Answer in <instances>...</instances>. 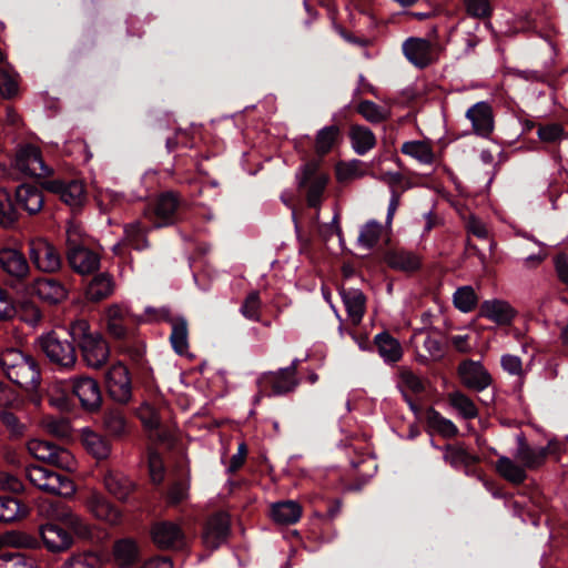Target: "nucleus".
Returning <instances> with one entry per match:
<instances>
[{
  "label": "nucleus",
  "instance_id": "f257e3e1",
  "mask_svg": "<svg viewBox=\"0 0 568 568\" xmlns=\"http://www.w3.org/2000/svg\"><path fill=\"white\" fill-rule=\"evenodd\" d=\"M0 364L8 378L30 393L31 402L38 405L41 373L37 359L19 349L9 348L1 354Z\"/></svg>",
  "mask_w": 568,
  "mask_h": 568
},
{
  "label": "nucleus",
  "instance_id": "f03ea898",
  "mask_svg": "<svg viewBox=\"0 0 568 568\" xmlns=\"http://www.w3.org/2000/svg\"><path fill=\"white\" fill-rule=\"evenodd\" d=\"M69 334L77 341L84 362L89 367L100 368L110 355L108 343L99 333L90 332V325L85 320H77L70 325Z\"/></svg>",
  "mask_w": 568,
  "mask_h": 568
},
{
  "label": "nucleus",
  "instance_id": "7ed1b4c3",
  "mask_svg": "<svg viewBox=\"0 0 568 568\" xmlns=\"http://www.w3.org/2000/svg\"><path fill=\"white\" fill-rule=\"evenodd\" d=\"M26 475L34 487L47 494L71 497L75 493V486L70 478L42 466L31 465L27 467Z\"/></svg>",
  "mask_w": 568,
  "mask_h": 568
},
{
  "label": "nucleus",
  "instance_id": "20e7f679",
  "mask_svg": "<svg viewBox=\"0 0 568 568\" xmlns=\"http://www.w3.org/2000/svg\"><path fill=\"white\" fill-rule=\"evenodd\" d=\"M55 390H70L78 397L81 406L85 410H95L101 406L102 395L98 382L85 375L71 377L63 382H57L53 385Z\"/></svg>",
  "mask_w": 568,
  "mask_h": 568
},
{
  "label": "nucleus",
  "instance_id": "39448f33",
  "mask_svg": "<svg viewBox=\"0 0 568 568\" xmlns=\"http://www.w3.org/2000/svg\"><path fill=\"white\" fill-rule=\"evenodd\" d=\"M73 342L60 336L58 332H50L39 338V345L49 361L64 369L73 368L77 363Z\"/></svg>",
  "mask_w": 568,
  "mask_h": 568
},
{
  "label": "nucleus",
  "instance_id": "423d86ee",
  "mask_svg": "<svg viewBox=\"0 0 568 568\" xmlns=\"http://www.w3.org/2000/svg\"><path fill=\"white\" fill-rule=\"evenodd\" d=\"M29 258L32 265L41 273H57L62 266V257L59 250L43 237L29 242Z\"/></svg>",
  "mask_w": 568,
  "mask_h": 568
},
{
  "label": "nucleus",
  "instance_id": "0eeeda50",
  "mask_svg": "<svg viewBox=\"0 0 568 568\" xmlns=\"http://www.w3.org/2000/svg\"><path fill=\"white\" fill-rule=\"evenodd\" d=\"M28 452L37 459L65 470L75 469V459L65 448L42 439H31L27 444Z\"/></svg>",
  "mask_w": 568,
  "mask_h": 568
},
{
  "label": "nucleus",
  "instance_id": "6e6552de",
  "mask_svg": "<svg viewBox=\"0 0 568 568\" xmlns=\"http://www.w3.org/2000/svg\"><path fill=\"white\" fill-rule=\"evenodd\" d=\"M13 166L28 176L45 178L52 173L44 163L40 149L29 143L17 148Z\"/></svg>",
  "mask_w": 568,
  "mask_h": 568
},
{
  "label": "nucleus",
  "instance_id": "1a4fd4ad",
  "mask_svg": "<svg viewBox=\"0 0 568 568\" xmlns=\"http://www.w3.org/2000/svg\"><path fill=\"white\" fill-rule=\"evenodd\" d=\"M0 268L11 280L24 281L30 274V264L26 255L14 247L0 248Z\"/></svg>",
  "mask_w": 568,
  "mask_h": 568
},
{
  "label": "nucleus",
  "instance_id": "9d476101",
  "mask_svg": "<svg viewBox=\"0 0 568 568\" xmlns=\"http://www.w3.org/2000/svg\"><path fill=\"white\" fill-rule=\"evenodd\" d=\"M105 383L110 396L119 402L126 403L131 398V381L128 368L121 364H114L105 375Z\"/></svg>",
  "mask_w": 568,
  "mask_h": 568
},
{
  "label": "nucleus",
  "instance_id": "9b49d317",
  "mask_svg": "<svg viewBox=\"0 0 568 568\" xmlns=\"http://www.w3.org/2000/svg\"><path fill=\"white\" fill-rule=\"evenodd\" d=\"M462 383L469 389L484 390L491 384V376L480 362L464 361L458 366Z\"/></svg>",
  "mask_w": 568,
  "mask_h": 568
},
{
  "label": "nucleus",
  "instance_id": "f8f14e48",
  "mask_svg": "<svg viewBox=\"0 0 568 568\" xmlns=\"http://www.w3.org/2000/svg\"><path fill=\"white\" fill-rule=\"evenodd\" d=\"M44 187L55 193L69 206L75 209L80 207L85 201V190L81 181L72 180L63 182L61 180L49 181Z\"/></svg>",
  "mask_w": 568,
  "mask_h": 568
},
{
  "label": "nucleus",
  "instance_id": "ddd939ff",
  "mask_svg": "<svg viewBox=\"0 0 568 568\" xmlns=\"http://www.w3.org/2000/svg\"><path fill=\"white\" fill-rule=\"evenodd\" d=\"M549 455V447L530 446L523 436L517 437V448L515 457L528 470H537L541 468Z\"/></svg>",
  "mask_w": 568,
  "mask_h": 568
},
{
  "label": "nucleus",
  "instance_id": "4468645a",
  "mask_svg": "<svg viewBox=\"0 0 568 568\" xmlns=\"http://www.w3.org/2000/svg\"><path fill=\"white\" fill-rule=\"evenodd\" d=\"M84 505L97 519L110 525H116L120 523V511L111 505L101 493L90 490L84 499Z\"/></svg>",
  "mask_w": 568,
  "mask_h": 568
},
{
  "label": "nucleus",
  "instance_id": "2eb2a0df",
  "mask_svg": "<svg viewBox=\"0 0 568 568\" xmlns=\"http://www.w3.org/2000/svg\"><path fill=\"white\" fill-rule=\"evenodd\" d=\"M32 294L48 304H58L68 296L65 286L58 280L52 277H38L30 286Z\"/></svg>",
  "mask_w": 568,
  "mask_h": 568
},
{
  "label": "nucleus",
  "instance_id": "dca6fc26",
  "mask_svg": "<svg viewBox=\"0 0 568 568\" xmlns=\"http://www.w3.org/2000/svg\"><path fill=\"white\" fill-rule=\"evenodd\" d=\"M230 530V519L224 513L212 516L203 531V542L209 549H216L225 542Z\"/></svg>",
  "mask_w": 568,
  "mask_h": 568
},
{
  "label": "nucleus",
  "instance_id": "f3484780",
  "mask_svg": "<svg viewBox=\"0 0 568 568\" xmlns=\"http://www.w3.org/2000/svg\"><path fill=\"white\" fill-rule=\"evenodd\" d=\"M151 534L154 544L163 549H179L185 545L183 531L173 523H159L153 526Z\"/></svg>",
  "mask_w": 568,
  "mask_h": 568
},
{
  "label": "nucleus",
  "instance_id": "a211bd4d",
  "mask_svg": "<svg viewBox=\"0 0 568 568\" xmlns=\"http://www.w3.org/2000/svg\"><path fill=\"white\" fill-rule=\"evenodd\" d=\"M179 200L173 193L161 194L155 203L152 222L154 227H163L178 220Z\"/></svg>",
  "mask_w": 568,
  "mask_h": 568
},
{
  "label": "nucleus",
  "instance_id": "6ab92c4d",
  "mask_svg": "<svg viewBox=\"0 0 568 568\" xmlns=\"http://www.w3.org/2000/svg\"><path fill=\"white\" fill-rule=\"evenodd\" d=\"M339 294L344 303L348 321L353 325H358L365 314V295L361 290L354 287H342Z\"/></svg>",
  "mask_w": 568,
  "mask_h": 568
},
{
  "label": "nucleus",
  "instance_id": "aec40b11",
  "mask_svg": "<svg viewBox=\"0 0 568 568\" xmlns=\"http://www.w3.org/2000/svg\"><path fill=\"white\" fill-rule=\"evenodd\" d=\"M44 546L53 552L64 551L73 544L72 536L57 524H45L40 528Z\"/></svg>",
  "mask_w": 568,
  "mask_h": 568
},
{
  "label": "nucleus",
  "instance_id": "412c9836",
  "mask_svg": "<svg viewBox=\"0 0 568 568\" xmlns=\"http://www.w3.org/2000/svg\"><path fill=\"white\" fill-rule=\"evenodd\" d=\"M479 314L498 325H508L516 315L511 305L504 300H487L480 305Z\"/></svg>",
  "mask_w": 568,
  "mask_h": 568
},
{
  "label": "nucleus",
  "instance_id": "4be33fe9",
  "mask_svg": "<svg viewBox=\"0 0 568 568\" xmlns=\"http://www.w3.org/2000/svg\"><path fill=\"white\" fill-rule=\"evenodd\" d=\"M405 57L416 67L424 68L433 60V50L429 41L420 38L407 39L403 44Z\"/></svg>",
  "mask_w": 568,
  "mask_h": 568
},
{
  "label": "nucleus",
  "instance_id": "5701e85b",
  "mask_svg": "<svg viewBox=\"0 0 568 568\" xmlns=\"http://www.w3.org/2000/svg\"><path fill=\"white\" fill-rule=\"evenodd\" d=\"M70 266L80 274H89L99 268L100 257L97 253L83 247L74 246L68 251Z\"/></svg>",
  "mask_w": 568,
  "mask_h": 568
},
{
  "label": "nucleus",
  "instance_id": "b1692460",
  "mask_svg": "<svg viewBox=\"0 0 568 568\" xmlns=\"http://www.w3.org/2000/svg\"><path fill=\"white\" fill-rule=\"evenodd\" d=\"M466 116L477 134L486 136L491 133L494 129L493 111L487 102L480 101L474 104L467 110Z\"/></svg>",
  "mask_w": 568,
  "mask_h": 568
},
{
  "label": "nucleus",
  "instance_id": "393cba45",
  "mask_svg": "<svg viewBox=\"0 0 568 568\" xmlns=\"http://www.w3.org/2000/svg\"><path fill=\"white\" fill-rule=\"evenodd\" d=\"M297 363L298 361L295 359L291 366L264 376V381L271 385L273 394L281 395L294 389L297 384L295 378Z\"/></svg>",
  "mask_w": 568,
  "mask_h": 568
},
{
  "label": "nucleus",
  "instance_id": "a878e982",
  "mask_svg": "<svg viewBox=\"0 0 568 568\" xmlns=\"http://www.w3.org/2000/svg\"><path fill=\"white\" fill-rule=\"evenodd\" d=\"M498 474L514 485H520L527 479V469L516 457L500 456L496 462Z\"/></svg>",
  "mask_w": 568,
  "mask_h": 568
},
{
  "label": "nucleus",
  "instance_id": "bb28decb",
  "mask_svg": "<svg viewBox=\"0 0 568 568\" xmlns=\"http://www.w3.org/2000/svg\"><path fill=\"white\" fill-rule=\"evenodd\" d=\"M16 200L30 214L38 213L43 206L42 192L30 184H22L17 189Z\"/></svg>",
  "mask_w": 568,
  "mask_h": 568
},
{
  "label": "nucleus",
  "instance_id": "cd10ccee",
  "mask_svg": "<svg viewBox=\"0 0 568 568\" xmlns=\"http://www.w3.org/2000/svg\"><path fill=\"white\" fill-rule=\"evenodd\" d=\"M447 402L463 419H474L479 414V409L474 399L460 390H453L448 393Z\"/></svg>",
  "mask_w": 568,
  "mask_h": 568
},
{
  "label": "nucleus",
  "instance_id": "c85d7f7f",
  "mask_svg": "<svg viewBox=\"0 0 568 568\" xmlns=\"http://www.w3.org/2000/svg\"><path fill=\"white\" fill-rule=\"evenodd\" d=\"M301 516L302 507L293 500L275 503L271 508V517L278 525H293Z\"/></svg>",
  "mask_w": 568,
  "mask_h": 568
},
{
  "label": "nucleus",
  "instance_id": "c756f323",
  "mask_svg": "<svg viewBox=\"0 0 568 568\" xmlns=\"http://www.w3.org/2000/svg\"><path fill=\"white\" fill-rule=\"evenodd\" d=\"M57 519L64 524L80 539L89 540L93 537L92 526L81 516L65 508L57 514Z\"/></svg>",
  "mask_w": 568,
  "mask_h": 568
},
{
  "label": "nucleus",
  "instance_id": "7c9ffc66",
  "mask_svg": "<svg viewBox=\"0 0 568 568\" xmlns=\"http://www.w3.org/2000/svg\"><path fill=\"white\" fill-rule=\"evenodd\" d=\"M128 310L119 304L110 305L105 310L104 320L108 332L115 338H123L126 335L125 317Z\"/></svg>",
  "mask_w": 568,
  "mask_h": 568
},
{
  "label": "nucleus",
  "instance_id": "2f4dec72",
  "mask_svg": "<svg viewBox=\"0 0 568 568\" xmlns=\"http://www.w3.org/2000/svg\"><path fill=\"white\" fill-rule=\"evenodd\" d=\"M349 140L353 150L358 155H364L375 148L376 138L371 129L364 125H352L349 129Z\"/></svg>",
  "mask_w": 568,
  "mask_h": 568
},
{
  "label": "nucleus",
  "instance_id": "473e14b6",
  "mask_svg": "<svg viewBox=\"0 0 568 568\" xmlns=\"http://www.w3.org/2000/svg\"><path fill=\"white\" fill-rule=\"evenodd\" d=\"M104 486L119 500H125L134 489V484L119 471H108L104 476Z\"/></svg>",
  "mask_w": 568,
  "mask_h": 568
},
{
  "label": "nucleus",
  "instance_id": "72a5a7b5",
  "mask_svg": "<svg viewBox=\"0 0 568 568\" xmlns=\"http://www.w3.org/2000/svg\"><path fill=\"white\" fill-rule=\"evenodd\" d=\"M375 344L379 356L386 363H396L403 356L400 343L388 333H381L375 336Z\"/></svg>",
  "mask_w": 568,
  "mask_h": 568
},
{
  "label": "nucleus",
  "instance_id": "f704fd0d",
  "mask_svg": "<svg viewBox=\"0 0 568 568\" xmlns=\"http://www.w3.org/2000/svg\"><path fill=\"white\" fill-rule=\"evenodd\" d=\"M113 554L121 568H130L139 559V547L132 539H121L114 544Z\"/></svg>",
  "mask_w": 568,
  "mask_h": 568
},
{
  "label": "nucleus",
  "instance_id": "c9c22d12",
  "mask_svg": "<svg viewBox=\"0 0 568 568\" xmlns=\"http://www.w3.org/2000/svg\"><path fill=\"white\" fill-rule=\"evenodd\" d=\"M403 154L410 156L422 164H432L435 153L432 145L426 141H407L400 146Z\"/></svg>",
  "mask_w": 568,
  "mask_h": 568
},
{
  "label": "nucleus",
  "instance_id": "e433bc0d",
  "mask_svg": "<svg viewBox=\"0 0 568 568\" xmlns=\"http://www.w3.org/2000/svg\"><path fill=\"white\" fill-rule=\"evenodd\" d=\"M114 290L112 278L106 274H99L94 276L89 283L85 295L92 302H99L109 297Z\"/></svg>",
  "mask_w": 568,
  "mask_h": 568
},
{
  "label": "nucleus",
  "instance_id": "4c0bfd02",
  "mask_svg": "<svg viewBox=\"0 0 568 568\" xmlns=\"http://www.w3.org/2000/svg\"><path fill=\"white\" fill-rule=\"evenodd\" d=\"M386 261L392 268L410 272L419 268L420 258L415 253L396 250L387 254Z\"/></svg>",
  "mask_w": 568,
  "mask_h": 568
},
{
  "label": "nucleus",
  "instance_id": "58836bf2",
  "mask_svg": "<svg viewBox=\"0 0 568 568\" xmlns=\"http://www.w3.org/2000/svg\"><path fill=\"white\" fill-rule=\"evenodd\" d=\"M384 227L375 220L366 222L358 234L357 244L366 250L376 246L383 235Z\"/></svg>",
  "mask_w": 568,
  "mask_h": 568
},
{
  "label": "nucleus",
  "instance_id": "ea45409f",
  "mask_svg": "<svg viewBox=\"0 0 568 568\" xmlns=\"http://www.w3.org/2000/svg\"><path fill=\"white\" fill-rule=\"evenodd\" d=\"M444 459L454 468L468 467L477 462V457L462 445L446 446Z\"/></svg>",
  "mask_w": 568,
  "mask_h": 568
},
{
  "label": "nucleus",
  "instance_id": "a19ab883",
  "mask_svg": "<svg viewBox=\"0 0 568 568\" xmlns=\"http://www.w3.org/2000/svg\"><path fill=\"white\" fill-rule=\"evenodd\" d=\"M82 442L89 453L98 459L106 458L110 454V444L101 435L91 430L83 433Z\"/></svg>",
  "mask_w": 568,
  "mask_h": 568
},
{
  "label": "nucleus",
  "instance_id": "79ce46f5",
  "mask_svg": "<svg viewBox=\"0 0 568 568\" xmlns=\"http://www.w3.org/2000/svg\"><path fill=\"white\" fill-rule=\"evenodd\" d=\"M339 133L337 125H328L321 129L315 136V152L318 155L328 153L338 140Z\"/></svg>",
  "mask_w": 568,
  "mask_h": 568
},
{
  "label": "nucleus",
  "instance_id": "37998d69",
  "mask_svg": "<svg viewBox=\"0 0 568 568\" xmlns=\"http://www.w3.org/2000/svg\"><path fill=\"white\" fill-rule=\"evenodd\" d=\"M413 342L417 351H424L425 356H428L433 359L439 358L442 356V346L439 341L432 336L429 333L420 331L416 333L413 337Z\"/></svg>",
  "mask_w": 568,
  "mask_h": 568
},
{
  "label": "nucleus",
  "instance_id": "c03bdc74",
  "mask_svg": "<svg viewBox=\"0 0 568 568\" xmlns=\"http://www.w3.org/2000/svg\"><path fill=\"white\" fill-rule=\"evenodd\" d=\"M357 112L368 122L377 124L389 118V111L373 101L364 100L356 106Z\"/></svg>",
  "mask_w": 568,
  "mask_h": 568
},
{
  "label": "nucleus",
  "instance_id": "a18cd8bd",
  "mask_svg": "<svg viewBox=\"0 0 568 568\" xmlns=\"http://www.w3.org/2000/svg\"><path fill=\"white\" fill-rule=\"evenodd\" d=\"M187 335L186 321L183 318L175 320L172 323L170 341L174 351L180 355H183L187 352Z\"/></svg>",
  "mask_w": 568,
  "mask_h": 568
},
{
  "label": "nucleus",
  "instance_id": "49530a36",
  "mask_svg": "<svg viewBox=\"0 0 568 568\" xmlns=\"http://www.w3.org/2000/svg\"><path fill=\"white\" fill-rule=\"evenodd\" d=\"M428 425L444 437H454L458 434L457 426L448 418L442 416L435 409L427 413Z\"/></svg>",
  "mask_w": 568,
  "mask_h": 568
},
{
  "label": "nucleus",
  "instance_id": "de8ad7c7",
  "mask_svg": "<svg viewBox=\"0 0 568 568\" xmlns=\"http://www.w3.org/2000/svg\"><path fill=\"white\" fill-rule=\"evenodd\" d=\"M101 557L94 551H82L69 557L61 568H100Z\"/></svg>",
  "mask_w": 568,
  "mask_h": 568
},
{
  "label": "nucleus",
  "instance_id": "09e8293b",
  "mask_svg": "<svg viewBox=\"0 0 568 568\" xmlns=\"http://www.w3.org/2000/svg\"><path fill=\"white\" fill-rule=\"evenodd\" d=\"M103 425L112 436H122L128 428V422L122 410L109 409L104 413Z\"/></svg>",
  "mask_w": 568,
  "mask_h": 568
},
{
  "label": "nucleus",
  "instance_id": "8fccbe9b",
  "mask_svg": "<svg viewBox=\"0 0 568 568\" xmlns=\"http://www.w3.org/2000/svg\"><path fill=\"white\" fill-rule=\"evenodd\" d=\"M10 407L0 409V423L2 427L13 438H20L27 430V425L22 423L19 417L11 410Z\"/></svg>",
  "mask_w": 568,
  "mask_h": 568
},
{
  "label": "nucleus",
  "instance_id": "3c124183",
  "mask_svg": "<svg viewBox=\"0 0 568 568\" xmlns=\"http://www.w3.org/2000/svg\"><path fill=\"white\" fill-rule=\"evenodd\" d=\"M453 302L460 312L468 313L475 308L478 297L471 286H462L454 293Z\"/></svg>",
  "mask_w": 568,
  "mask_h": 568
},
{
  "label": "nucleus",
  "instance_id": "603ef678",
  "mask_svg": "<svg viewBox=\"0 0 568 568\" xmlns=\"http://www.w3.org/2000/svg\"><path fill=\"white\" fill-rule=\"evenodd\" d=\"M362 163L358 160L341 162L336 165V179L346 182L363 176Z\"/></svg>",
  "mask_w": 568,
  "mask_h": 568
},
{
  "label": "nucleus",
  "instance_id": "864d4df0",
  "mask_svg": "<svg viewBox=\"0 0 568 568\" xmlns=\"http://www.w3.org/2000/svg\"><path fill=\"white\" fill-rule=\"evenodd\" d=\"M327 174H318L315 176L312 183H310L307 192V203L310 206L316 207L321 204L322 194L327 185Z\"/></svg>",
  "mask_w": 568,
  "mask_h": 568
},
{
  "label": "nucleus",
  "instance_id": "5fc2aeb1",
  "mask_svg": "<svg viewBox=\"0 0 568 568\" xmlns=\"http://www.w3.org/2000/svg\"><path fill=\"white\" fill-rule=\"evenodd\" d=\"M16 219V210L9 192L6 189H0V224L9 226Z\"/></svg>",
  "mask_w": 568,
  "mask_h": 568
},
{
  "label": "nucleus",
  "instance_id": "6e6d98bb",
  "mask_svg": "<svg viewBox=\"0 0 568 568\" xmlns=\"http://www.w3.org/2000/svg\"><path fill=\"white\" fill-rule=\"evenodd\" d=\"M241 314L251 321H260L261 300L257 292H251L244 300L241 308Z\"/></svg>",
  "mask_w": 568,
  "mask_h": 568
},
{
  "label": "nucleus",
  "instance_id": "4d7b16f0",
  "mask_svg": "<svg viewBox=\"0 0 568 568\" xmlns=\"http://www.w3.org/2000/svg\"><path fill=\"white\" fill-rule=\"evenodd\" d=\"M20 515V504L11 497H0V523H10Z\"/></svg>",
  "mask_w": 568,
  "mask_h": 568
},
{
  "label": "nucleus",
  "instance_id": "13d9d810",
  "mask_svg": "<svg viewBox=\"0 0 568 568\" xmlns=\"http://www.w3.org/2000/svg\"><path fill=\"white\" fill-rule=\"evenodd\" d=\"M126 240L136 250H142L148 246V242L144 236V229L139 222L129 224L124 229Z\"/></svg>",
  "mask_w": 568,
  "mask_h": 568
},
{
  "label": "nucleus",
  "instance_id": "bf43d9fd",
  "mask_svg": "<svg viewBox=\"0 0 568 568\" xmlns=\"http://www.w3.org/2000/svg\"><path fill=\"white\" fill-rule=\"evenodd\" d=\"M0 568H37V565L21 554H11L0 556Z\"/></svg>",
  "mask_w": 568,
  "mask_h": 568
},
{
  "label": "nucleus",
  "instance_id": "052dcab7",
  "mask_svg": "<svg viewBox=\"0 0 568 568\" xmlns=\"http://www.w3.org/2000/svg\"><path fill=\"white\" fill-rule=\"evenodd\" d=\"M466 11L474 18H488L491 14L490 0H464Z\"/></svg>",
  "mask_w": 568,
  "mask_h": 568
},
{
  "label": "nucleus",
  "instance_id": "680f3d73",
  "mask_svg": "<svg viewBox=\"0 0 568 568\" xmlns=\"http://www.w3.org/2000/svg\"><path fill=\"white\" fill-rule=\"evenodd\" d=\"M399 386L413 393H419L424 389L423 381L407 368L399 372Z\"/></svg>",
  "mask_w": 568,
  "mask_h": 568
},
{
  "label": "nucleus",
  "instance_id": "e2e57ef3",
  "mask_svg": "<svg viewBox=\"0 0 568 568\" xmlns=\"http://www.w3.org/2000/svg\"><path fill=\"white\" fill-rule=\"evenodd\" d=\"M18 92L17 75L8 70H0V94L11 98Z\"/></svg>",
  "mask_w": 568,
  "mask_h": 568
},
{
  "label": "nucleus",
  "instance_id": "0e129e2a",
  "mask_svg": "<svg viewBox=\"0 0 568 568\" xmlns=\"http://www.w3.org/2000/svg\"><path fill=\"white\" fill-rule=\"evenodd\" d=\"M320 161L312 160L306 162L301 166L300 171L296 174V179L298 181L300 186H305L315 179L316 175L321 174L318 172Z\"/></svg>",
  "mask_w": 568,
  "mask_h": 568
},
{
  "label": "nucleus",
  "instance_id": "69168bd1",
  "mask_svg": "<svg viewBox=\"0 0 568 568\" xmlns=\"http://www.w3.org/2000/svg\"><path fill=\"white\" fill-rule=\"evenodd\" d=\"M537 135L542 142L552 143L562 139L564 129L557 123L540 125Z\"/></svg>",
  "mask_w": 568,
  "mask_h": 568
},
{
  "label": "nucleus",
  "instance_id": "338daca9",
  "mask_svg": "<svg viewBox=\"0 0 568 568\" xmlns=\"http://www.w3.org/2000/svg\"><path fill=\"white\" fill-rule=\"evenodd\" d=\"M149 471L151 480L154 484L162 483L164 478V465L162 457L156 453L151 450L149 453Z\"/></svg>",
  "mask_w": 568,
  "mask_h": 568
},
{
  "label": "nucleus",
  "instance_id": "774afa93",
  "mask_svg": "<svg viewBox=\"0 0 568 568\" xmlns=\"http://www.w3.org/2000/svg\"><path fill=\"white\" fill-rule=\"evenodd\" d=\"M44 428L52 435L65 437L70 433V425L65 419L48 417L43 422Z\"/></svg>",
  "mask_w": 568,
  "mask_h": 568
}]
</instances>
